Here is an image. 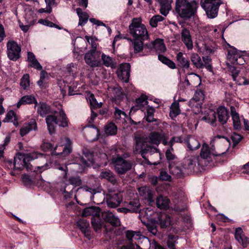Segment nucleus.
Listing matches in <instances>:
<instances>
[{"label": "nucleus", "instance_id": "1", "mask_svg": "<svg viewBox=\"0 0 249 249\" xmlns=\"http://www.w3.org/2000/svg\"><path fill=\"white\" fill-rule=\"evenodd\" d=\"M135 150L141 154L144 159H146L145 155L149 154L150 156L156 154V156L160 159V153L156 147L151 144L158 145L162 139L161 135L158 132H151L148 137H136Z\"/></svg>", "mask_w": 249, "mask_h": 249}, {"label": "nucleus", "instance_id": "2", "mask_svg": "<svg viewBox=\"0 0 249 249\" xmlns=\"http://www.w3.org/2000/svg\"><path fill=\"white\" fill-rule=\"evenodd\" d=\"M130 34L133 38L130 39L135 53L140 52L144 48L143 42L148 40L149 34L146 26L142 23L141 18H133L129 26Z\"/></svg>", "mask_w": 249, "mask_h": 249}, {"label": "nucleus", "instance_id": "3", "mask_svg": "<svg viewBox=\"0 0 249 249\" xmlns=\"http://www.w3.org/2000/svg\"><path fill=\"white\" fill-rule=\"evenodd\" d=\"M43 157V155L42 154L37 152L25 154L18 153L14 157V168L18 170H21L26 168L28 171L34 170V171L37 173L38 172L41 173L47 169L46 166H37L34 169L32 165L30 164L29 161L39 157Z\"/></svg>", "mask_w": 249, "mask_h": 249}, {"label": "nucleus", "instance_id": "4", "mask_svg": "<svg viewBox=\"0 0 249 249\" xmlns=\"http://www.w3.org/2000/svg\"><path fill=\"white\" fill-rule=\"evenodd\" d=\"M61 145L56 146L53 148L52 144L50 142H44L41 145V149L44 151H51L52 155L59 156L60 157H65L71 152V142L67 137H62L60 139Z\"/></svg>", "mask_w": 249, "mask_h": 249}, {"label": "nucleus", "instance_id": "5", "mask_svg": "<svg viewBox=\"0 0 249 249\" xmlns=\"http://www.w3.org/2000/svg\"><path fill=\"white\" fill-rule=\"evenodd\" d=\"M225 155V152L221 153L216 152L213 145L210 147L208 144L204 143L201 146L199 158L205 166H207L209 164L210 166H212L213 163H211V161L213 160L217 161L219 158L223 157Z\"/></svg>", "mask_w": 249, "mask_h": 249}, {"label": "nucleus", "instance_id": "6", "mask_svg": "<svg viewBox=\"0 0 249 249\" xmlns=\"http://www.w3.org/2000/svg\"><path fill=\"white\" fill-rule=\"evenodd\" d=\"M229 48L227 49V65H230V64L233 65H243L245 62V57L246 56L244 54V52H241L237 50L235 47L227 44Z\"/></svg>", "mask_w": 249, "mask_h": 249}, {"label": "nucleus", "instance_id": "7", "mask_svg": "<svg viewBox=\"0 0 249 249\" xmlns=\"http://www.w3.org/2000/svg\"><path fill=\"white\" fill-rule=\"evenodd\" d=\"M205 166L199 157H193L184 160L183 169L187 174L197 173L203 169Z\"/></svg>", "mask_w": 249, "mask_h": 249}, {"label": "nucleus", "instance_id": "8", "mask_svg": "<svg viewBox=\"0 0 249 249\" xmlns=\"http://www.w3.org/2000/svg\"><path fill=\"white\" fill-rule=\"evenodd\" d=\"M176 11L181 18H190L194 14L192 4L187 0H177Z\"/></svg>", "mask_w": 249, "mask_h": 249}, {"label": "nucleus", "instance_id": "9", "mask_svg": "<svg viewBox=\"0 0 249 249\" xmlns=\"http://www.w3.org/2000/svg\"><path fill=\"white\" fill-rule=\"evenodd\" d=\"M200 3L208 18H213L217 16L221 0H201Z\"/></svg>", "mask_w": 249, "mask_h": 249}, {"label": "nucleus", "instance_id": "10", "mask_svg": "<svg viewBox=\"0 0 249 249\" xmlns=\"http://www.w3.org/2000/svg\"><path fill=\"white\" fill-rule=\"evenodd\" d=\"M115 169L119 175L125 174L132 168V163L130 160L124 159L120 156H117L113 159Z\"/></svg>", "mask_w": 249, "mask_h": 249}, {"label": "nucleus", "instance_id": "11", "mask_svg": "<svg viewBox=\"0 0 249 249\" xmlns=\"http://www.w3.org/2000/svg\"><path fill=\"white\" fill-rule=\"evenodd\" d=\"M101 53L100 51L94 52V50H89L84 56L86 63L91 68L101 66Z\"/></svg>", "mask_w": 249, "mask_h": 249}, {"label": "nucleus", "instance_id": "12", "mask_svg": "<svg viewBox=\"0 0 249 249\" xmlns=\"http://www.w3.org/2000/svg\"><path fill=\"white\" fill-rule=\"evenodd\" d=\"M7 56L11 60L16 61L20 57L21 48L18 43L10 40L7 43Z\"/></svg>", "mask_w": 249, "mask_h": 249}, {"label": "nucleus", "instance_id": "13", "mask_svg": "<svg viewBox=\"0 0 249 249\" xmlns=\"http://www.w3.org/2000/svg\"><path fill=\"white\" fill-rule=\"evenodd\" d=\"M35 104V107L37 109H48V106L44 102L37 104L35 97L33 95H25L20 98L17 104V107L19 108L22 105Z\"/></svg>", "mask_w": 249, "mask_h": 249}, {"label": "nucleus", "instance_id": "14", "mask_svg": "<svg viewBox=\"0 0 249 249\" xmlns=\"http://www.w3.org/2000/svg\"><path fill=\"white\" fill-rule=\"evenodd\" d=\"M107 203L110 208H116L123 201V196L121 193H115L113 191H109L107 194Z\"/></svg>", "mask_w": 249, "mask_h": 249}, {"label": "nucleus", "instance_id": "15", "mask_svg": "<svg viewBox=\"0 0 249 249\" xmlns=\"http://www.w3.org/2000/svg\"><path fill=\"white\" fill-rule=\"evenodd\" d=\"M144 48H147L150 51L154 50L159 53H163L166 50L163 39L160 38H157L151 42L146 43L144 45Z\"/></svg>", "mask_w": 249, "mask_h": 249}, {"label": "nucleus", "instance_id": "16", "mask_svg": "<svg viewBox=\"0 0 249 249\" xmlns=\"http://www.w3.org/2000/svg\"><path fill=\"white\" fill-rule=\"evenodd\" d=\"M55 111L53 114L48 115V117H51L54 120L55 124L62 127H66L68 125L67 119L63 110Z\"/></svg>", "mask_w": 249, "mask_h": 249}, {"label": "nucleus", "instance_id": "17", "mask_svg": "<svg viewBox=\"0 0 249 249\" xmlns=\"http://www.w3.org/2000/svg\"><path fill=\"white\" fill-rule=\"evenodd\" d=\"M130 65L129 63L121 64L117 71L119 78L124 82L127 83L130 77Z\"/></svg>", "mask_w": 249, "mask_h": 249}, {"label": "nucleus", "instance_id": "18", "mask_svg": "<svg viewBox=\"0 0 249 249\" xmlns=\"http://www.w3.org/2000/svg\"><path fill=\"white\" fill-rule=\"evenodd\" d=\"M154 103L157 105V106H150L148 105L149 103L147 101L146 96L142 95L136 100V106L138 108L143 107L144 109H155L156 108H158L160 107L159 104L161 102L159 100L156 99V101H154Z\"/></svg>", "mask_w": 249, "mask_h": 249}, {"label": "nucleus", "instance_id": "19", "mask_svg": "<svg viewBox=\"0 0 249 249\" xmlns=\"http://www.w3.org/2000/svg\"><path fill=\"white\" fill-rule=\"evenodd\" d=\"M234 236L237 242L242 245L243 249L246 248L249 245V238L244 234L241 228H236Z\"/></svg>", "mask_w": 249, "mask_h": 249}, {"label": "nucleus", "instance_id": "20", "mask_svg": "<svg viewBox=\"0 0 249 249\" xmlns=\"http://www.w3.org/2000/svg\"><path fill=\"white\" fill-rule=\"evenodd\" d=\"M102 218L106 222L110 223L113 226L117 227L120 225L119 219L110 211H104L102 213Z\"/></svg>", "mask_w": 249, "mask_h": 249}, {"label": "nucleus", "instance_id": "21", "mask_svg": "<svg viewBox=\"0 0 249 249\" xmlns=\"http://www.w3.org/2000/svg\"><path fill=\"white\" fill-rule=\"evenodd\" d=\"M181 38L188 50H191L193 47V41L189 30L183 28L181 33Z\"/></svg>", "mask_w": 249, "mask_h": 249}, {"label": "nucleus", "instance_id": "22", "mask_svg": "<svg viewBox=\"0 0 249 249\" xmlns=\"http://www.w3.org/2000/svg\"><path fill=\"white\" fill-rule=\"evenodd\" d=\"M77 226L85 236L89 238L90 236L89 224L85 219H80L76 222Z\"/></svg>", "mask_w": 249, "mask_h": 249}, {"label": "nucleus", "instance_id": "23", "mask_svg": "<svg viewBox=\"0 0 249 249\" xmlns=\"http://www.w3.org/2000/svg\"><path fill=\"white\" fill-rule=\"evenodd\" d=\"M79 189L86 194H89V197L90 200H92L94 197V195L98 192L97 190V185L92 183H87L86 184L84 185L83 186L80 187Z\"/></svg>", "mask_w": 249, "mask_h": 249}, {"label": "nucleus", "instance_id": "24", "mask_svg": "<svg viewBox=\"0 0 249 249\" xmlns=\"http://www.w3.org/2000/svg\"><path fill=\"white\" fill-rule=\"evenodd\" d=\"M27 61L29 62V67L38 71L42 70V66L36 58L35 54L31 52H27Z\"/></svg>", "mask_w": 249, "mask_h": 249}, {"label": "nucleus", "instance_id": "25", "mask_svg": "<svg viewBox=\"0 0 249 249\" xmlns=\"http://www.w3.org/2000/svg\"><path fill=\"white\" fill-rule=\"evenodd\" d=\"M184 143L187 146L189 151H195L200 147V143L198 141L193 137H189L184 140Z\"/></svg>", "mask_w": 249, "mask_h": 249}, {"label": "nucleus", "instance_id": "26", "mask_svg": "<svg viewBox=\"0 0 249 249\" xmlns=\"http://www.w3.org/2000/svg\"><path fill=\"white\" fill-rule=\"evenodd\" d=\"M37 124L35 120L31 121L28 124H25L20 129V134L24 136L29 133L31 130H36Z\"/></svg>", "mask_w": 249, "mask_h": 249}, {"label": "nucleus", "instance_id": "27", "mask_svg": "<svg viewBox=\"0 0 249 249\" xmlns=\"http://www.w3.org/2000/svg\"><path fill=\"white\" fill-rule=\"evenodd\" d=\"M176 58L178 65L182 68L184 70L188 69L189 68V61L183 55L182 53L179 52L178 53Z\"/></svg>", "mask_w": 249, "mask_h": 249}, {"label": "nucleus", "instance_id": "28", "mask_svg": "<svg viewBox=\"0 0 249 249\" xmlns=\"http://www.w3.org/2000/svg\"><path fill=\"white\" fill-rule=\"evenodd\" d=\"M100 57L102 65H104L107 67H110L112 69H114L116 67V63L115 60L109 55L102 53Z\"/></svg>", "mask_w": 249, "mask_h": 249}, {"label": "nucleus", "instance_id": "29", "mask_svg": "<svg viewBox=\"0 0 249 249\" xmlns=\"http://www.w3.org/2000/svg\"><path fill=\"white\" fill-rule=\"evenodd\" d=\"M139 193L141 196L147 199L149 203L154 202V200L153 199L152 192L149 187L142 186L139 188Z\"/></svg>", "mask_w": 249, "mask_h": 249}, {"label": "nucleus", "instance_id": "30", "mask_svg": "<svg viewBox=\"0 0 249 249\" xmlns=\"http://www.w3.org/2000/svg\"><path fill=\"white\" fill-rule=\"evenodd\" d=\"M129 208L130 213H138L141 211L140 203L138 198H134L128 202H125Z\"/></svg>", "mask_w": 249, "mask_h": 249}, {"label": "nucleus", "instance_id": "31", "mask_svg": "<svg viewBox=\"0 0 249 249\" xmlns=\"http://www.w3.org/2000/svg\"><path fill=\"white\" fill-rule=\"evenodd\" d=\"M101 209L97 207L92 206L84 209L82 215L84 216L92 215V217L100 216Z\"/></svg>", "mask_w": 249, "mask_h": 249}, {"label": "nucleus", "instance_id": "32", "mask_svg": "<svg viewBox=\"0 0 249 249\" xmlns=\"http://www.w3.org/2000/svg\"><path fill=\"white\" fill-rule=\"evenodd\" d=\"M170 217L165 213L160 215L157 220V223L162 229L166 228L170 225Z\"/></svg>", "mask_w": 249, "mask_h": 249}, {"label": "nucleus", "instance_id": "33", "mask_svg": "<svg viewBox=\"0 0 249 249\" xmlns=\"http://www.w3.org/2000/svg\"><path fill=\"white\" fill-rule=\"evenodd\" d=\"M160 5V13L166 17L171 10V2L169 0H158Z\"/></svg>", "mask_w": 249, "mask_h": 249}, {"label": "nucleus", "instance_id": "34", "mask_svg": "<svg viewBox=\"0 0 249 249\" xmlns=\"http://www.w3.org/2000/svg\"><path fill=\"white\" fill-rule=\"evenodd\" d=\"M169 199L166 196H159L156 199V205L160 209L166 210L169 207Z\"/></svg>", "mask_w": 249, "mask_h": 249}, {"label": "nucleus", "instance_id": "35", "mask_svg": "<svg viewBox=\"0 0 249 249\" xmlns=\"http://www.w3.org/2000/svg\"><path fill=\"white\" fill-rule=\"evenodd\" d=\"M202 120L208 123H210L213 126H215L216 121L215 112L213 111V110H209V112H207V114L202 117Z\"/></svg>", "mask_w": 249, "mask_h": 249}, {"label": "nucleus", "instance_id": "36", "mask_svg": "<svg viewBox=\"0 0 249 249\" xmlns=\"http://www.w3.org/2000/svg\"><path fill=\"white\" fill-rule=\"evenodd\" d=\"M100 177L107 180L112 184H115L117 182L115 175L110 170L103 171L100 174Z\"/></svg>", "mask_w": 249, "mask_h": 249}, {"label": "nucleus", "instance_id": "37", "mask_svg": "<svg viewBox=\"0 0 249 249\" xmlns=\"http://www.w3.org/2000/svg\"><path fill=\"white\" fill-rule=\"evenodd\" d=\"M87 100L92 108H100L102 106V102H98L93 94L89 93L87 96Z\"/></svg>", "mask_w": 249, "mask_h": 249}, {"label": "nucleus", "instance_id": "38", "mask_svg": "<svg viewBox=\"0 0 249 249\" xmlns=\"http://www.w3.org/2000/svg\"><path fill=\"white\" fill-rule=\"evenodd\" d=\"M81 163L84 166H89L94 162V156L91 152L84 153V157L81 159Z\"/></svg>", "mask_w": 249, "mask_h": 249}, {"label": "nucleus", "instance_id": "39", "mask_svg": "<svg viewBox=\"0 0 249 249\" xmlns=\"http://www.w3.org/2000/svg\"><path fill=\"white\" fill-rule=\"evenodd\" d=\"M174 150L172 145H170L165 152V156L167 160L168 161V165H170V162L172 164L175 163L177 160V157L174 153Z\"/></svg>", "mask_w": 249, "mask_h": 249}, {"label": "nucleus", "instance_id": "40", "mask_svg": "<svg viewBox=\"0 0 249 249\" xmlns=\"http://www.w3.org/2000/svg\"><path fill=\"white\" fill-rule=\"evenodd\" d=\"M231 115L233 121V126L234 129L240 130L241 129V123L238 113L235 110H231Z\"/></svg>", "mask_w": 249, "mask_h": 249}, {"label": "nucleus", "instance_id": "41", "mask_svg": "<svg viewBox=\"0 0 249 249\" xmlns=\"http://www.w3.org/2000/svg\"><path fill=\"white\" fill-rule=\"evenodd\" d=\"M219 122L224 124L227 123L230 117L228 110H217Z\"/></svg>", "mask_w": 249, "mask_h": 249}, {"label": "nucleus", "instance_id": "42", "mask_svg": "<svg viewBox=\"0 0 249 249\" xmlns=\"http://www.w3.org/2000/svg\"><path fill=\"white\" fill-rule=\"evenodd\" d=\"M18 118L13 110L10 111L6 114V117L3 120V122H12L15 125L18 124Z\"/></svg>", "mask_w": 249, "mask_h": 249}, {"label": "nucleus", "instance_id": "43", "mask_svg": "<svg viewBox=\"0 0 249 249\" xmlns=\"http://www.w3.org/2000/svg\"><path fill=\"white\" fill-rule=\"evenodd\" d=\"M76 13L79 18V25L82 26L87 23L89 18V15L85 12H82L80 8L76 9Z\"/></svg>", "mask_w": 249, "mask_h": 249}, {"label": "nucleus", "instance_id": "44", "mask_svg": "<svg viewBox=\"0 0 249 249\" xmlns=\"http://www.w3.org/2000/svg\"><path fill=\"white\" fill-rule=\"evenodd\" d=\"M191 60L197 68H202L204 67L200 57L197 53H193L191 56Z\"/></svg>", "mask_w": 249, "mask_h": 249}, {"label": "nucleus", "instance_id": "45", "mask_svg": "<svg viewBox=\"0 0 249 249\" xmlns=\"http://www.w3.org/2000/svg\"><path fill=\"white\" fill-rule=\"evenodd\" d=\"M105 133L109 135H115L117 132V127L112 122L108 123L105 127Z\"/></svg>", "mask_w": 249, "mask_h": 249}, {"label": "nucleus", "instance_id": "46", "mask_svg": "<svg viewBox=\"0 0 249 249\" xmlns=\"http://www.w3.org/2000/svg\"><path fill=\"white\" fill-rule=\"evenodd\" d=\"M169 170L173 175L178 178H180L183 174L182 170L179 167L175 165V163L172 164L170 162V165H168Z\"/></svg>", "mask_w": 249, "mask_h": 249}, {"label": "nucleus", "instance_id": "47", "mask_svg": "<svg viewBox=\"0 0 249 249\" xmlns=\"http://www.w3.org/2000/svg\"><path fill=\"white\" fill-rule=\"evenodd\" d=\"M99 115L103 116L104 117H108L109 115V113L108 112V110H100L99 115H98L97 113H95L93 111V110H91V116H90L89 119L88 120L89 123H92L94 122L95 118Z\"/></svg>", "mask_w": 249, "mask_h": 249}, {"label": "nucleus", "instance_id": "48", "mask_svg": "<svg viewBox=\"0 0 249 249\" xmlns=\"http://www.w3.org/2000/svg\"><path fill=\"white\" fill-rule=\"evenodd\" d=\"M75 188L71 185L69 183L66 184L65 187L63 189L64 197L66 198H69L72 197L73 193V190Z\"/></svg>", "mask_w": 249, "mask_h": 249}, {"label": "nucleus", "instance_id": "49", "mask_svg": "<svg viewBox=\"0 0 249 249\" xmlns=\"http://www.w3.org/2000/svg\"><path fill=\"white\" fill-rule=\"evenodd\" d=\"M91 224L95 231H100L102 227V223L100 216L91 218Z\"/></svg>", "mask_w": 249, "mask_h": 249}, {"label": "nucleus", "instance_id": "50", "mask_svg": "<svg viewBox=\"0 0 249 249\" xmlns=\"http://www.w3.org/2000/svg\"><path fill=\"white\" fill-rule=\"evenodd\" d=\"M178 238V236L173 234H169L168 235V239L167 241V245L169 248L171 249H175Z\"/></svg>", "mask_w": 249, "mask_h": 249}, {"label": "nucleus", "instance_id": "51", "mask_svg": "<svg viewBox=\"0 0 249 249\" xmlns=\"http://www.w3.org/2000/svg\"><path fill=\"white\" fill-rule=\"evenodd\" d=\"M164 19V18L160 15H157L154 16L151 18L149 21V24L152 27H156L158 25V23L162 21Z\"/></svg>", "mask_w": 249, "mask_h": 249}, {"label": "nucleus", "instance_id": "52", "mask_svg": "<svg viewBox=\"0 0 249 249\" xmlns=\"http://www.w3.org/2000/svg\"><path fill=\"white\" fill-rule=\"evenodd\" d=\"M46 121L48 126V129L50 134H53L55 131L54 120L51 117L46 116Z\"/></svg>", "mask_w": 249, "mask_h": 249}, {"label": "nucleus", "instance_id": "53", "mask_svg": "<svg viewBox=\"0 0 249 249\" xmlns=\"http://www.w3.org/2000/svg\"><path fill=\"white\" fill-rule=\"evenodd\" d=\"M20 85L23 89H26L29 87L30 80L29 75L28 74H25L23 75L20 80Z\"/></svg>", "mask_w": 249, "mask_h": 249}, {"label": "nucleus", "instance_id": "54", "mask_svg": "<svg viewBox=\"0 0 249 249\" xmlns=\"http://www.w3.org/2000/svg\"><path fill=\"white\" fill-rule=\"evenodd\" d=\"M85 38L91 45V49L90 50H94V52H97L96 51L97 47V38L95 37H90L88 36H85Z\"/></svg>", "mask_w": 249, "mask_h": 249}, {"label": "nucleus", "instance_id": "55", "mask_svg": "<svg viewBox=\"0 0 249 249\" xmlns=\"http://www.w3.org/2000/svg\"><path fill=\"white\" fill-rule=\"evenodd\" d=\"M68 183L75 188L76 187L79 186L82 184V181L78 177H71L69 178Z\"/></svg>", "mask_w": 249, "mask_h": 249}, {"label": "nucleus", "instance_id": "56", "mask_svg": "<svg viewBox=\"0 0 249 249\" xmlns=\"http://www.w3.org/2000/svg\"><path fill=\"white\" fill-rule=\"evenodd\" d=\"M10 140L11 136L10 134H8L4 139V143L0 144V158L3 157V151L5 149V147L9 143Z\"/></svg>", "mask_w": 249, "mask_h": 249}, {"label": "nucleus", "instance_id": "57", "mask_svg": "<svg viewBox=\"0 0 249 249\" xmlns=\"http://www.w3.org/2000/svg\"><path fill=\"white\" fill-rule=\"evenodd\" d=\"M202 102L197 101L195 99H191L189 102V105L191 108H201L202 107Z\"/></svg>", "mask_w": 249, "mask_h": 249}, {"label": "nucleus", "instance_id": "58", "mask_svg": "<svg viewBox=\"0 0 249 249\" xmlns=\"http://www.w3.org/2000/svg\"><path fill=\"white\" fill-rule=\"evenodd\" d=\"M146 115L145 116L146 120L148 122L157 121V119L154 117L155 110H146Z\"/></svg>", "mask_w": 249, "mask_h": 249}, {"label": "nucleus", "instance_id": "59", "mask_svg": "<svg viewBox=\"0 0 249 249\" xmlns=\"http://www.w3.org/2000/svg\"><path fill=\"white\" fill-rule=\"evenodd\" d=\"M159 178L161 180L170 181L172 178L167 172L164 170H161L160 173Z\"/></svg>", "mask_w": 249, "mask_h": 249}, {"label": "nucleus", "instance_id": "60", "mask_svg": "<svg viewBox=\"0 0 249 249\" xmlns=\"http://www.w3.org/2000/svg\"><path fill=\"white\" fill-rule=\"evenodd\" d=\"M192 99H195L197 101H199V102H202L204 99V94L203 92L201 90H197Z\"/></svg>", "mask_w": 249, "mask_h": 249}, {"label": "nucleus", "instance_id": "61", "mask_svg": "<svg viewBox=\"0 0 249 249\" xmlns=\"http://www.w3.org/2000/svg\"><path fill=\"white\" fill-rule=\"evenodd\" d=\"M38 23L45 25L46 26L50 27H55L56 28H58V25L55 24L53 22L50 21L47 19H40L39 20H38Z\"/></svg>", "mask_w": 249, "mask_h": 249}, {"label": "nucleus", "instance_id": "62", "mask_svg": "<svg viewBox=\"0 0 249 249\" xmlns=\"http://www.w3.org/2000/svg\"><path fill=\"white\" fill-rule=\"evenodd\" d=\"M232 64H230V65H227L230 71L232 73V76L233 79L235 80L236 77L238 75L239 71L234 66H232Z\"/></svg>", "mask_w": 249, "mask_h": 249}, {"label": "nucleus", "instance_id": "63", "mask_svg": "<svg viewBox=\"0 0 249 249\" xmlns=\"http://www.w3.org/2000/svg\"><path fill=\"white\" fill-rule=\"evenodd\" d=\"M22 179L24 184L26 186L30 185L34 182L30 177L27 175H23L22 176Z\"/></svg>", "mask_w": 249, "mask_h": 249}, {"label": "nucleus", "instance_id": "64", "mask_svg": "<svg viewBox=\"0 0 249 249\" xmlns=\"http://www.w3.org/2000/svg\"><path fill=\"white\" fill-rule=\"evenodd\" d=\"M231 138L233 142V144L234 145H236L241 141L242 137L241 135H240L236 133H234L232 135Z\"/></svg>", "mask_w": 249, "mask_h": 249}]
</instances>
